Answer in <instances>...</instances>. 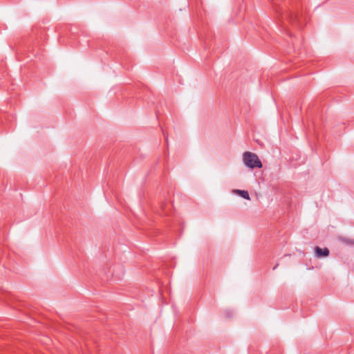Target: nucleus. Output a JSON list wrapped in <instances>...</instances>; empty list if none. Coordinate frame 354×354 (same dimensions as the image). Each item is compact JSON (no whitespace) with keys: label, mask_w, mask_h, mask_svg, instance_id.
<instances>
[{"label":"nucleus","mask_w":354,"mask_h":354,"mask_svg":"<svg viewBox=\"0 0 354 354\" xmlns=\"http://www.w3.org/2000/svg\"><path fill=\"white\" fill-rule=\"evenodd\" d=\"M276 12L278 14L279 20L281 26L283 29L286 28V22L295 25L299 21L297 14L291 12L290 11L283 10L282 8H277Z\"/></svg>","instance_id":"f257e3e1"},{"label":"nucleus","mask_w":354,"mask_h":354,"mask_svg":"<svg viewBox=\"0 0 354 354\" xmlns=\"http://www.w3.org/2000/svg\"><path fill=\"white\" fill-rule=\"evenodd\" d=\"M243 162L246 167L250 169L262 167V163L258 156L250 151L243 153Z\"/></svg>","instance_id":"f03ea898"},{"label":"nucleus","mask_w":354,"mask_h":354,"mask_svg":"<svg viewBox=\"0 0 354 354\" xmlns=\"http://www.w3.org/2000/svg\"><path fill=\"white\" fill-rule=\"evenodd\" d=\"M234 193H236L237 194H239L240 196H241L242 198H245V199H247V200H250V196H249V194L247 191H245V190H241V189H234L232 191Z\"/></svg>","instance_id":"20e7f679"},{"label":"nucleus","mask_w":354,"mask_h":354,"mask_svg":"<svg viewBox=\"0 0 354 354\" xmlns=\"http://www.w3.org/2000/svg\"><path fill=\"white\" fill-rule=\"evenodd\" d=\"M278 265H279V264H278V263H277V264L275 265V266H274L273 270H275V269L277 268V267L278 266Z\"/></svg>","instance_id":"39448f33"},{"label":"nucleus","mask_w":354,"mask_h":354,"mask_svg":"<svg viewBox=\"0 0 354 354\" xmlns=\"http://www.w3.org/2000/svg\"><path fill=\"white\" fill-rule=\"evenodd\" d=\"M315 257L317 258L326 257L329 255V250L327 248H322L319 246L315 248Z\"/></svg>","instance_id":"7ed1b4c3"}]
</instances>
